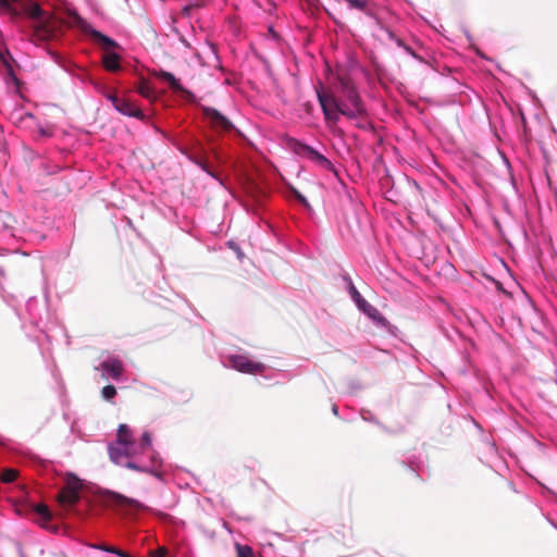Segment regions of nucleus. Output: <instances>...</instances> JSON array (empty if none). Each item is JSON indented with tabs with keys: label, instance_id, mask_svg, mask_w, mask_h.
I'll return each instance as SVG.
<instances>
[{
	"label": "nucleus",
	"instance_id": "2f4dec72",
	"mask_svg": "<svg viewBox=\"0 0 557 557\" xmlns=\"http://www.w3.org/2000/svg\"><path fill=\"white\" fill-rule=\"evenodd\" d=\"M404 49H405L409 54H411L412 57H416V53L413 52V50H412L410 47L405 46V48H404Z\"/></svg>",
	"mask_w": 557,
	"mask_h": 557
},
{
	"label": "nucleus",
	"instance_id": "4468645a",
	"mask_svg": "<svg viewBox=\"0 0 557 557\" xmlns=\"http://www.w3.org/2000/svg\"><path fill=\"white\" fill-rule=\"evenodd\" d=\"M120 55L115 51H106L102 55V64L109 72H117L121 69Z\"/></svg>",
	"mask_w": 557,
	"mask_h": 557
},
{
	"label": "nucleus",
	"instance_id": "f257e3e1",
	"mask_svg": "<svg viewBox=\"0 0 557 557\" xmlns=\"http://www.w3.org/2000/svg\"><path fill=\"white\" fill-rule=\"evenodd\" d=\"M317 96L325 121L331 127L336 125L341 115L346 117L347 115H351L350 107L346 102L335 97L333 94L321 89L317 90Z\"/></svg>",
	"mask_w": 557,
	"mask_h": 557
},
{
	"label": "nucleus",
	"instance_id": "2eb2a0df",
	"mask_svg": "<svg viewBox=\"0 0 557 557\" xmlns=\"http://www.w3.org/2000/svg\"><path fill=\"white\" fill-rule=\"evenodd\" d=\"M135 442L132 430L126 424H120L117 428L116 442L120 446H129Z\"/></svg>",
	"mask_w": 557,
	"mask_h": 557
},
{
	"label": "nucleus",
	"instance_id": "6ab92c4d",
	"mask_svg": "<svg viewBox=\"0 0 557 557\" xmlns=\"http://www.w3.org/2000/svg\"><path fill=\"white\" fill-rule=\"evenodd\" d=\"M137 90L143 97H145L147 99L156 98L153 88L150 86V84L146 79H141V82L138 85Z\"/></svg>",
	"mask_w": 557,
	"mask_h": 557
},
{
	"label": "nucleus",
	"instance_id": "f03ea898",
	"mask_svg": "<svg viewBox=\"0 0 557 557\" xmlns=\"http://www.w3.org/2000/svg\"><path fill=\"white\" fill-rule=\"evenodd\" d=\"M337 78L341 85V92L346 99L345 102L350 107L351 115H347V117L356 119L364 115L366 108L350 79L342 75H338Z\"/></svg>",
	"mask_w": 557,
	"mask_h": 557
},
{
	"label": "nucleus",
	"instance_id": "6e6552de",
	"mask_svg": "<svg viewBox=\"0 0 557 557\" xmlns=\"http://www.w3.org/2000/svg\"><path fill=\"white\" fill-rule=\"evenodd\" d=\"M201 110L215 131L230 132L234 128L233 123L216 109L211 107H202Z\"/></svg>",
	"mask_w": 557,
	"mask_h": 557
},
{
	"label": "nucleus",
	"instance_id": "cd10ccee",
	"mask_svg": "<svg viewBox=\"0 0 557 557\" xmlns=\"http://www.w3.org/2000/svg\"><path fill=\"white\" fill-rule=\"evenodd\" d=\"M388 36L391 39H394L399 47L405 48V42L400 38H397L392 30H388Z\"/></svg>",
	"mask_w": 557,
	"mask_h": 557
},
{
	"label": "nucleus",
	"instance_id": "bb28decb",
	"mask_svg": "<svg viewBox=\"0 0 557 557\" xmlns=\"http://www.w3.org/2000/svg\"><path fill=\"white\" fill-rule=\"evenodd\" d=\"M129 448V454L127 455V460H132V461H135L136 457L139 455V454H143L140 451V448H139V445H136V443L134 442L133 445H129L128 446Z\"/></svg>",
	"mask_w": 557,
	"mask_h": 557
},
{
	"label": "nucleus",
	"instance_id": "ddd939ff",
	"mask_svg": "<svg viewBox=\"0 0 557 557\" xmlns=\"http://www.w3.org/2000/svg\"><path fill=\"white\" fill-rule=\"evenodd\" d=\"M100 367L114 380H119L124 371L123 363L119 359L103 361Z\"/></svg>",
	"mask_w": 557,
	"mask_h": 557
},
{
	"label": "nucleus",
	"instance_id": "c756f323",
	"mask_svg": "<svg viewBox=\"0 0 557 557\" xmlns=\"http://www.w3.org/2000/svg\"><path fill=\"white\" fill-rule=\"evenodd\" d=\"M295 195H296V198H297V199H298L302 205H305V206L309 207V205H308V202H307L306 198H305L301 194H299V193H297V191H296V193H295Z\"/></svg>",
	"mask_w": 557,
	"mask_h": 557
},
{
	"label": "nucleus",
	"instance_id": "a211bd4d",
	"mask_svg": "<svg viewBox=\"0 0 557 557\" xmlns=\"http://www.w3.org/2000/svg\"><path fill=\"white\" fill-rule=\"evenodd\" d=\"M110 499L114 505H119V506H133V507L138 506V503L136 500L127 498L117 493H111Z\"/></svg>",
	"mask_w": 557,
	"mask_h": 557
},
{
	"label": "nucleus",
	"instance_id": "0eeeda50",
	"mask_svg": "<svg viewBox=\"0 0 557 557\" xmlns=\"http://www.w3.org/2000/svg\"><path fill=\"white\" fill-rule=\"evenodd\" d=\"M228 361L232 368L243 373L257 374L262 373L265 369L263 363L255 362L242 355L231 356Z\"/></svg>",
	"mask_w": 557,
	"mask_h": 557
},
{
	"label": "nucleus",
	"instance_id": "dca6fc26",
	"mask_svg": "<svg viewBox=\"0 0 557 557\" xmlns=\"http://www.w3.org/2000/svg\"><path fill=\"white\" fill-rule=\"evenodd\" d=\"M350 295L352 299L357 302L358 307L370 317H373V313H377L376 309L373 308L367 300L362 298L357 288L351 284L350 285Z\"/></svg>",
	"mask_w": 557,
	"mask_h": 557
},
{
	"label": "nucleus",
	"instance_id": "c85d7f7f",
	"mask_svg": "<svg viewBox=\"0 0 557 557\" xmlns=\"http://www.w3.org/2000/svg\"><path fill=\"white\" fill-rule=\"evenodd\" d=\"M166 553V549L164 547H160L158 550L156 552H151L150 553V557H163Z\"/></svg>",
	"mask_w": 557,
	"mask_h": 557
},
{
	"label": "nucleus",
	"instance_id": "a878e982",
	"mask_svg": "<svg viewBox=\"0 0 557 557\" xmlns=\"http://www.w3.org/2000/svg\"><path fill=\"white\" fill-rule=\"evenodd\" d=\"M102 397L107 400H111L116 395V389L113 385H106L101 391Z\"/></svg>",
	"mask_w": 557,
	"mask_h": 557
},
{
	"label": "nucleus",
	"instance_id": "20e7f679",
	"mask_svg": "<svg viewBox=\"0 0 557 557\" xmlns=\"http://www.w3.org/2000/svg\"><path fill=\"white\" fill-rule=\"evenodd\" d=\"M82 488V482L75 475H69L66 479L65 486L58 494V502L64 507H72L76 505L79 499V491Z\"/></svg>",
	"mask_w": 557,
	"mask_h": 557
},
{
	"label": "nucleus",
	"instance_id": "7ed1b4c3",
	"mask_svg": "<svg viewBox=\"0 0 557 557\" xmlns=\"http://www.w3.org/2000/svg\"><path fill=\"white\" fill-rule=\"evenodd\" d=\"M289 148L296 154L310 160L311 162L315 163L318 166L325 169V170H333L332 162L327 158H325L323 154H321L319 151L313 149L312 147H310L306 144H302L296 139H290Z\"/></svg>",
	"mask_w": 557,
	"mask_h": 557
},
{
	"label": "nucleus",
	"instance_id": "473e14b6",
	"mask_svg": "<svg viewBox=\"0 0 557 557\" xmlns=\"http://www.w3.org/2000/svg\"><path fill=\"white\" fill-rule=\"evenodd\" d=\"M9 74L14 81H16V76H14L12 69L9 70Z\"/></svg>",
	"mask_w": 557,
	"mask_h": 557
},
{
	"label": "nucleus",
	"instance_id": "aec40b11",
	"mask_svg": "<svg viewBox=\"0 0 557 557\" xmlns=\"http://www.w3.org/2000/svg\"><path fill=\"white\" fill-rule=\"evenodd\" d=\"M191 160L199 168H201L205 172H207L212 177L216 178L222 184L221 178L218 176V174L215 172L212 171V169L210 168V165L208 164V162L203 158H201V157H194V158H191Z\"/></svg>",
	"mask_w": 557,
	"mask_h": 557
},
{
	"label": "nucleus",
	"instance_id": "9b49d317",
	"mask_svg": "<svg viewBox=\"0 0 557 557\" xmlns=\"http://www.w3.org/2000/svg\"><path fill=\"white\" fill-rule=\"evenodd\" d=\"M108 453L110 460L115 465L125 467L127 455L129 454L128 446H120L119 444H110L108 446Z\"/></svg>",
	"mask_w": 557,
	"mask_h": 557
},
{
	"label": "nucleus",
	"instance_id": "f8f14e48",
	"mask_svg": "<svg viewBox=\"0 0 557 557\" xmlns=\"http://www.w3.org/2000/svg\"><path fill=\"white\" fill-rule=\"evenodd\" d=\"M114 108L128 116H135V117H141L144 116L141 111L131 101L124 98L115 99V106Z\"/></svg>",
	"mask_w": 557,
	"mask_h": 557
},
{
	"label": "nucleus",
	"instance_id": "393cba45",
	"mask_svg": "<svg viewBox=\"0 0 557 557\" xmlns=\"http://www.w3.org/2000/svg\"><path fill=\"white\" fill-rule=\"evenodd\" d=\"M237 557H256L252 548L248 545L236 544Z\"/></svg>",
	"mask_w": 557,
	"mask_h": 557
},
{
	"label": "nucleus",
	"instance_id": "423d86ee",
	"mask_svg": "<svg viewBox=\"0 0 557 557\" xmlns=\"http://www.w3.org/2000/svg\"><path fill=\"white\" fill-rule=\"evenodd\" d=\"M24 12L32 18L37 25H34V34L38 39H46L49 36V30L44 25V11L38 3L26 2L23 3Z\"/></svg>",
	"mask_w": 557,
	"mask_h": 557
},
{
	"label": "nucleus",
	"instance_id": "f3484780",
	"mask_svg": "<svg viewBox=\"0 0 557 557\" xmlns=\"http://www.w3.org/2000/svg\"><path fill=\"white\" fill-rule=\"evenodd\" d=\"M23 1L24 0H0V13H10L13 16H17L20 13L14 5Z\"/></svg>",
	"mask_w": 557,
	"mask_h": 557
},
{
	"label": "nucleus",
	"instance_id": "72a5a7b5",
	"mask_svg": "<svg viewBox=\"0 0 557 557\" xmlns=\"http://www.w3.org/2000/svg\"><path fill=\"white\" fill-rule=\"evenodd\" d=\"M4 445V441L2 438V436L0 435V446Z\"/></svg>",
	"mask_w": 557,
	"mask_h": 557
},
{
	"label": "nucleus",
	"instance_id": "4be33fe9",
	"mask_svg": "<svg viewBox=\"0 0 557 557\" xmlns=\"http://www.w3.org/2000/svg\"><path fill=\"white\" fill-rule=\"evenodd\" d=\"M34 511L46 522L50 521L51 520V512L48 508V506L44 505V504H39L37 506L34 507Z\"/></svg>",
	"mask_w": 557,
	"mask_h": 557
},
{
	"label": "nucleus",
	"instance_id": "412c9836",
	"mask_svg": "<svg viewBox=\"0 0 557 557\" xmlns=\"http://www.w3.org/2000/svg\"><path fill=\"white\" fill-rule=\"evenodd\" d=\"M17 476H18V471L16 469L5 468L1 472L0 480L3 483H12L17 479Z\"/></svg>",
	"mask_w": 557,
	"mask_h": 557
},
{
	"label": "nucleus",
	"instance_id": "b1692460",
	"mask_svg": "<svg viewBox=\"0 0 557 557\" xmlns=\"http://www.w3.org/2000/svg\"><path fill=\"white\" fill-rule=\"evenodd\" d=\"M94 547L98 548V549H101L103 552L115 554V555H117L120 557H129V555L127 553L121 550L120 548H116L114 546H110V545H107V544H99V545H95Z\"/></svg>",
	"mask_w": 557,
	"mask_h": 557
},
{
	"label": "nucleus",
	"instance_id": "5701e85b",
	"mask_svg": "<svg viewBox=\"0 0 557 557\" xmlns=\"http://www.w3.org/2000/svg\"><path fill=\"white\" fill-rule=\"evenodd\" d=\"M139 448L141 453H146L152 448V437L149 432H145L141 435Z\"/></svg>",
	"mask_w": 557,
	"mask_h": 557
},
{
	"label": "nucleus",
	"instance_id": "9d476101",
	"mask_svg": "<svg viewBox=\"0 0 557 557\" xmlns=\"http://www.w3.org/2000/svg\"><path fill=\"white\" fill-rule=\"evenodd\" d=\"M154 75L158 78H161L162 81L166 82L173 91L182 94L188 100L194 98L193 92L185 89L181 85L180 81L177 78H175V76L172 73L166 72V71H159V72H156Z\"/></svg>",
	"mask_w": 557,
	"mask_h": 557
},
{
	"label": "nucleus",
	"instance_id": "39448f33",
	"mask_svg": "<svg viewBox=\"0 0 557 557\" xmlns=\"http://www.w3.org/2000/svg\"><path fill=\"white\" fill-rule=\"evenodd\" d=\"M76 25L82 29L83 33L88 35L95 41V44L102 48L104 52L120 49V45L115 40L92 28L91 25L84 18L77 16Z\"/></svg>",
	"mask_w": 557,
	"mask_h": 557
},
{
	"label": "nucleus",
	"instance_id": "7c9ffc66",
	"mask_svg": "<svg viewBox=\"0 0 557 557\" xmlns=\"http://www.w3.org/2000/svg\"><path fill=\"white\" fill-rule=\"evenodd\" d=\"M108 99L112 102L113 106H115V99H120L116 95H109Z\"/></svg>",
	"mask_w": 557,
	"mask_h": 557
},
{
	"label": "nucleus",
	"instance_id": "1a4fd4ad",
	"mask_svg": "<svg viewBox=\"0 0 557 557\" xmlns=\"http://www.w3.org/2000/svg\"><path fill=\"white\" fill-rule=\"evenodd\" d=\"M125 467L138 472L149 473L160 480L162 479V472L160 470L162 467V460L158 454L151 455L149 465H140L136 461L128 460L125 463Z\"/></svg>",
	"mask_w": 557,
	"mask_h": 557
}]
</instances>
